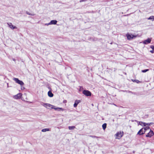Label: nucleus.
<instances>
[{"label": "nucleus", "mask_w": 154, "mask_h": 154, "mask_svg": "<svg viewBox=\"0 0 154 154\" xmlns=\"http://www.w3.org/2000/svg\"><path fill=\"white\" fill-rule=\"evenodd\" d=\"M41 104L43 106L45 107L48 109H50V108H51L52 109H54L55 110H58L59 111H63L64 110V109H63L62 108H55V106H53L52 105L49 103H45L43 102H41Z\"/></svg>", "instance_id": "nucleus-1"}, {"label": "nucleus", "mask_w": 154, "mask_h": 154, "mask_svg": "<svg viewBox=\"0 0 154 154\" xmlns=\"http://www.w3.org/2000/svg\"><path fill=\"white\" fill-rule=\"evenodd\" d=\"M82 93L86 96H91V93L87 90H84L82 91Z\"/></svg>", "instance_id": "nucleus-2"}, {"label": "nucleus", "mask_w": 154, "mask_h": 154, "mask_svg": "<svg viewBox=\"0 0 154 154\" xmlns=\"http://www.w3.org/2000/svg\"><path fill=\"white\" fill-rule=\"evenodd\" d=\"M127 38L128 40H131V39L137 37V35H130L129 34H127L126 35Z\"/></svg>", "instance_id": "nucleus-3"}, {"label": "nucleus", "mask_w": 154, "mask_h": 154, "mask_svg": "<svg viewBox=\"0 0 154 154\" xmlns=\"http://www.w3.org/2000/svg\"><path fill=\"white\" fill-rule=\"evenodd\" d=\"M17 83L20 84L21 86L23 85L24 83L22 81L20 80L19 79L17 78H14L13 79Z\"/></svg>", "instance_id": "nucleus-4"}, {"label": "nucleus", "mask_w": 154, "mask_h": 154, "mask_svg": "<svg viewBox=\"0 0 154 154\" xmlns=\"http://www.w3.org/2000/svg\"><path fill=\"white\" fill-rule=\"evenodd\" d=\"M17 83L20 84L21 86L23 85L24 83L22 81L20 80L19 79L17 78H14L13 79Z\"/></svg>", "instance_id": "nucleus-5"}, {"label": "nucleus", "mask_w": 154, "mask_h": 154, "mask_svg": "<svg viewBox=\"0 0 154 154\" xmlns=\"http://www.w3.org/2000/svg\"><path fill=\"white\" fill-rule=\"evenodd\" d=\"M17 83L20 84L21 86L23 85L24 83L22 81L20 80L19 79L17 78H14L13 79Z\"/></svg>", "instance_id": "nucleus-6"}, {"label": "nucleus", "mask_w": 154, "mask_h": 154, "mask_svg": "<svg viewBox=\"0 0 154 154\" xmlns=\"http://www.w3.org/2000/svg\"><path fill=\"white\" fill-rule=\"evenodd\" d=\"M116 137H118V138L119 139L123 136V131L118 132L116 134Z\"/></svg>", "instance_id": "nucleus-7"}, {"label": "nucleus", "mask_w": 154, "mask_h": 154, "mask_svg": "<svg viewBox=\"0 0 154 154\" xmlns=\"http://www.w3.org/2000/svg\"><path fill=\"white\" fill-rule=\"evenodd\" d=\"M154 134L153 132L150 130V131L146 135V136L147 137H150Z\"/></svg>", "instance_id": "nucleus-8"}, {"label": "nucleus", "mask_w": 154, "mask_h": 154, "mask_svg": "<svg viewBox=\"0 0 154 154\" xmlns=\"http://www.w3.org/2000/svg\"><path fill=\"white\" fill-rule=\"evenodd\" d=\"M22 94L21 93H19L16 95L14 96L13 97L16 99H20L21 97Z\"/></svg>", "instance_id": "nucleus-9"}, {"label": "nucleus", "mask_w": 154, "mask_h": 154, "mask_svg": "<svg viewBox=\"0 0 154 154\" xmlns=\"http://www.w3.org/2000/svg\"><path fill=\"white\" fill-rule=\"evenodd\" d=\"M151 38H148L147 39L145 40L143 42V43L145 44H147L150 43L151 41Z\"/></svg>", "instance_id": "nucleus-10"}, {"label": "nucleus", "mask_w": 154, "mask_h": 154, "mask_svg": "<svg viewBox=\"0 0 154 154\" xmlns=\"http://www.w3.org/2000/svg\"><path fill=\"white\" fill-rule=\"evenodd\" d=\"M145 131L143 130V128L140 129L137 133V134L139 135L143 134L145 133Z\"/></svg>", "instance_id": "nucleus-11"}, {"label": "nucleus", "mask_w": 154, "mask_h": 154, "mask_svg": "<svg viewBox=\"0 0 154 154\" xmlns=\"http://www.w3.org/2000/svg\"><path fill=\"white\" fill-rule=\"evenodd\" d=\"M8 26H9V27L12 29H15V28H16V26H14L11 23H8Z\"/></svg>", "instance_id": "nucleus-12"}, {"label": "nucleus", "mask_w": 154, "mask_h": 154, "mask_svg": "<svg viewBox=\"0 0 154 154\" xmlns=\"http://www.w3.org/2000/svg\"><path fill=\"white\" fill-rule=\"evenodd\" d=\"M80 102V100H76L75 101V103L74 104V107H77L78 104Z\"/></svg>", "instance_id": "nucleus-13"}, {"label": "nucleus", "mask_w": 154, "mask_h": 154, "mask_svg": "<svg viewBox=\"0 0 154 154\" xmlns=\"http://www.w3.org/2000/svg\"><path fill=\"white\" fill-rule=\"evenodd\" d=\"M57 21L56 20H53L51 21V22H50V25L52 24H56L57 23Z\"/></svg>", "instance_id": "nucleus-14"}, {"label": "nucleus", "mask_w": 154, "mask_h": 154, "mask_svg": "<svg viewBox=\"0 0 154 154\" xmlns=\"http://www.w3.org/2000/svg\"><path fill=\"white\" fill-rule=\"evenodd\" d=\"M48 95L49 97H52L54 96L53 94L52 93V92L51 91H48Z\"/></svg>", "instance_id": "nucleus-15"}, {"label": "nucleus", "mask_w": 154, "mask_h": 154, "mask_svg": "<svg viewBox=\"0 0 154 154\" xmlns=\"http://www.w3.org/2000/svg\"><path fill=\"white\" fill-rule=\"evenodd\" d=\"M68 128L69 130H72L74 129L75 128V127L74 126H69Z\"/></svg>", "instance_id": "nucleus-16"}, {"label": "nucleus", "mask_w": 154, "mask_h": 154, "mask_svg": "<svg viewBox=\"0 0 154 154\" xmlns=\"http://www.w3.org/2000/svg\"><path fill=\"white\" fill-rule=\"evenodd\" d=\"M106 123H104L102 125V128L104 130H105L106 127Z\"/></svg>", "instance_id": "nucleus-17"}, {"label": "nucleus", "mask_w": 154, "mask_h": 154, "mask_svg": "<svg viewBox=\"0 0 154 154\" xmlns=\"http://www.w3.org/2000/svg\"><path fill=\"white\" fill-rule=\"evenodd\" d=\"M140 125L142 126H146V125H147V123H144V122L143 123L142 122H140Z\"/></svg>", "instance_id": "nucleus-18"}, {"label": "nucleus", "mask_w": 154, "mask_h": 154, "mask_svg": "<svg viewBox=\"0 0 154 154\" xmlns=\"http://www.w3.org/2000/svg\"><path fill=\"white\" fill-rule=\"evenodd\" d=\"M143 128V130L145 131V132L148 129H149L150 128L149 126H147L146 127L144 128Z\"/></svg>", "instance_id": "nucleus-19"}, {"label": "nucleus", "mask_w": 154, "mask_h": 154, "mask_svg": "<svg viewBox=\"0 0 154 154\" xmlns=\"http://www.w3.org/2000/svg\"><path fill=\"white\" fill-rule=\"evenodd\" d=\"M49 131V129L48 128H45V129H42V131L43 132H46L47 131Z\"/></svg>", "instance_id": "nucleus-20"}, {"label": "nucleus", "mask_w": 154, "mask_h": 154, "mask_svg": "<svg viewBox=\"0 0 154 154\" xmlns=\"http://www.w3.org/2000/svg\"><path fill=\"white\" fill-rule=\"evenodd\" d=\"M123 91V92H126L128 93H131V94H135V93L132 92L130 91H127L125 90V91Z\"/></svg>", "instance_id": "nucleus-21"}, {"label": "nucleus", "mask_w": 154, "mask_h": 154, "mask_svg": "<svg viewBox=\"0 0 154 154\" xmlns=\"http://www.w3.org/2000/svg\"><path fill=\"white\" fill-rule=\"evenodd\" d=\"M26 13L27 14H28L29 15H31V16H34L35 15V14H31V13H29V12H28V11H26Z\"/></svg>", "instance_id": "nucleus-22"}, {"label": "nucleus", "mask_w": 154, "mask_h": 154, "mask_svg": "<svg viewBox=\"0 0 154 154\" xmlns=\"http://www.w3.org/2000/svg\"><path fill=\"white\" fill-rule=\"evenodd\" d=\"M148 20H154V16H150L148 18Z\"/></svg>", "instance_id": "nucleus-23"}, {"label": "nucleus", "mask_w": 154, "mask_h": 154, "mask_svg": "<svg viewBox=\"0 0 154 154\" xmlns=\"http://www.w3.org/2000/svg\"><path fill=\"white\" fill-rule=\"evenodd\" d=\"M89 136L90 137H91L92 138H100V137H98L97 136H93V135H90Z\"/></svg>", "instance_id": "nucleus-24"}, {"label": "nucleus", "mask_w": 154, "mask_h": 154, "mask_svg": "<svg viewBox=\"0 0 154 154\" xmlns=\"http://www.w3.org/2000/svg\"><path fill=\"white\" fill-rule=\"evenodd\" d=\"M149 70L148 69H146L142 70V72H145Z\"/></svg>", "instance_id": "nucleus-25"}, {"label": "nucleus", "mask_w": 154, "mask_h": 154, "mask_svg": "<svg viewBox=\"0 0 154 154\" xmlns=\"http://www.w3.org/2000/svg\"><path fill=\"white\" fill-rule=\"evenodd\" d=\"M150 48L153 50H154V46L153 45H151L150 46Z\"/></svg>", "instance_id": "nucleus-26"}, {"label": "nucleus", "mask_w": 154, "mask_h": 154, "mask_svg": "<svg viewBox=\"0 0 154 154\" xmlns=\"http://www.w3.org/2000/svg\"><path fill=\"white\" fill-rule=\"evenodd\" d=\"M151 123H152L151 122L150 123H147V125H149V126H150L151 125Z\"/></svg>", "instance_id": "nucleus-27"}, {"label": "nucleus", "mask_w": 154, "mask_h": 154, "mask_svg": "<svg viewBox=\"0 0 154 154\" xmlns=\"http://www.w3.org/2000/svg\"><path fill=\"white\" fill-rule=\"evenodd\" d=\"M135 82L137 83H139V82H140L139 80H135Z\"/></svg>", "instance_id": "nucleus-28"}, {"label": "nucleus", "mask_w": 154, "mask_h": 154, "mask_svg": "<svg viewBox=\"0 0 154 154\" xmlns=\"http://www.w3.org/2000/svg\"><path fill=\"white\" fill-rule=\"evenodd\" d=\"M50 25V23H49L45 24V25H47V26H48Z\"/></svg>", "instance_id": "nucleus-29"}, {"label": "nucleus", "mask_w": 154, "mask_h": 154, "mask_svg": "<svg viewBox=\"0 0 154 154\" xmlns=\"http://www.w3.org/2000/svg\"><path fill=\"white\" fill-rule=\"evenodd\" d=\"M67 102V101L66 100H64L63 101V103H66Z\"/></svg>", "instance_id": "nucleus-30"}, {"label": "nucleus", "mask_w": 154, "mask_h": 154, "mask_svg": "<svg viewBox=\"0 0 154 154\" xmlns=\"http://www.w3.org/2000/svg\"><path fill=\"white\" fill-rule=\"evenodd\" d=\"M150 52L152 53H154L153 50H151L150 51Z\"/></svg>", "instance_id": "nucleus-31"}, {"label": "nucleus", "mask_w": 154, "mask_h": 154, "mask_svg": "<svg viewBox=\"0 0 154 154\" xmlns=\"http://www.w3.org/2000/svg\"><path fill=\"white\" fill-rule=\"evenodd\" d=\"M25 89V88L24 87H21V89Z\"/></svg>", "instance_id": "nucleus-32"}, {"label": "nucleus", "mask_w": 154, "mask_h": 154, "mask_svg": "<svg viewBox=\"0 0 154 154\" xmlns=\"http://www.w3.org/2000/svg\"><path fill=\"white\" fill-rule=\"evenodd\" d=\"M82 88L83 89V88L82 87H81L80 89H82Z\"/></svg>", "instance_id": "nucleus-33"}, {"label": "nucleus", "mask_w": 154, "mask_h": 154, "mask_svg": "<svg viewBox=\"0 0 154 154\" xmlns=\"http://www.w3.org/2000/svg\"><path fill=\"white\" fill-rule=\"evenodd\" d=\"M82 88L83 89V88L82 87H81L80 89H82Z\"/></svg>", "instance_id": "nucleus-34"}, {"label": "nucleus", "mask_w": 154, "mask_h": 154, "mask_svg": "<svg viewBox=\"0 0 154 154\" xmlns=\"http://www.w3.org/2000/svg\"><path fill=\"white\" fill-rule=\"evenodd\" d=\"M153 123H151V125L153 124Z\"/></svg>", "instance_id": "nucleus-35"}]
</instances>
